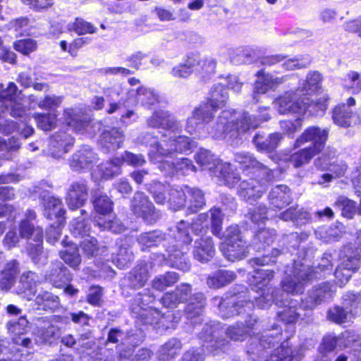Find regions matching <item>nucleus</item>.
<instances>
[{
  "label": "nucleus",
  "instance_id": "f257e3e1",
  "mask_svg": "<svg viewBox=\"0 0 361 361\" xmlns=\"http://www.w3.org/2000/svg\"><path fill=\"white\" fill-rule=\"evenodd\" d=\"M274 274L271 270L257 269L254 271L252 279H249L252 289L259 294V296L254 297L255 303L251 300H247L245 295L241 294H235L222 300L214 298V302H219L221 316L223 318H228L235 314H250L255 306L260 309H266L275 302L277 305H284L283 310L278 313L280 319L287 324L295 323L300 315L295 302L290 301L288 305H286L282 300L279 299L276 290L269 286L274 278Z\"/></svg>",
  "mask_w": 361,
  "mask_h": 361
},
{
  "label": "nucleus",
  "instance_id": "f03ea898",
  "mask_svg": "<svg viewBox=\"0 0 361 361\" xmlns=\"http://www.w3.org/2000/svg\"><path fill=\"white\" fill-rule=\"evenodd\" d=\"M214 113L209 110L207 104H200L187 119L185 129L192 134L204 129L215 138L231 139L249 129L256 128L259 123L247 113H238L224 110L213 125H209Z\"/></svg>",
  "mask_w": 361,
  "mask_h": 361
},
{
  "label": "nucleus",
  "instance_id": "7ed1b4c3",
  "mask_svg": "<svg viewBox=\"0 0 361 361\" xmlns=\"http://www.w3.org/2000/svg\"><path fill=\"white\" fill-rule=\"evenodd\" d=\"M152 128H161V137L147 134L142 142L149 146L148 156L150 161H161L164 156L173 152H186L194 147V142L188 137L179 134L180 124L174 117L164 110L156 111L147 121Z\"/></svg>",
  "mask_w": 361,
  "mask_h": 361
},
{
  "label": "nucleus",
  "instance_id": "20e7f679",
  "mask_svg": "<svg viewBox=\"0 0 361 361\" xmlns=\"http://www.w3.org/2000/svg\"><path fill=\"white\" fill-rule=\"evenodd\" d=\"M178 244H174L172 247H167V257L165 255H157L154 259V262H142L137 265L128 276L123 281L121 286H129L133 288H142L148 280L152 264H166L183 271H188L190 264L185 256L183 248L178 250Z\"/></svg>",
  "mask_w": 361,
  "mask_h": 361
},
{
  "label": "nucleus",
  "instance_id": "39448f33",
  "mask_svg": "<svg viewBox=\"0 0 361 361\" xmlns=\"http://www.w3.org/2000/svg\"><path fill=\"white\" fill-rule=\"evenodd\" d=\"M332 256L325 253L315 270H310L307 266L300 262H295L286 271V276L281 281L283 290L288 293L300 294L305 289V283L312 278L324 276L332 269Z\"/></svg>",
  "mask_w": 361,
  "mask_h": 361
},
{
  "label": "nucleus",
  "instance_id": "423d86ee",
  "mask_svg": "<svg viewBox=\"0 0 361 361\" xmlns=\"http://www.w3.org/2000/svg\"><path fill=\"white\" fill-rule=\"evenodd\" d=\"M273 331H276V333L269 331L261 336L257 353L262 357L270 353V357L264 361H298L302 356L300 351L290 348L288 341L278 345L281 341V329H274Z\"/></svg>",
  "mask_w": 361,
  "mask_h": 361
},
{
  "label": "nucleus",
  "instance_id": "0eeeda50",
  "mask_svg": "<svg viewBox=\"0 0 361 361\" xmlns=\"http://www.w3.org/2000/svg\"><path fill=\"white\" fill-rule=\"evenodd\" d=\"M197 163L203 170H208L211 174L229 188H233L239 182L240 178L231 167V164L220 161L207 149H200L195 156Z\"/></svg>",
  "mask_w": 361,
  "mask_h": 361
},
{
  "label": "nucleus",
  "instance_id": "6e6552de",
  "mask_svg": "<svg viewBox=\"0 0 361 361\" xmlns=\"http://www.w3.org/2000/svg\"><path fill=\"white\" fill-rule=\"evenodd\" d=\"M355 249L351 245L344 247L340 255V264L336 268L334 275L338 286L345 285L349 280L353 272L356 271L360 265L361 256V230L357 233Z\"/></svg>",
  "mask_w": 361,
  "mask_h": 361
},
{
  "label": "nucleus",
  "instance_id": "1a4fd4ad",
  "mask_svg": "<svg viewBox=\"0 0 361 361\" xmlns=\"http://www.w3.org/2000/svg\"><path fill=\"white\" fill-rule=\"evenodd\" d=\"M188 224L181 221L174 229H169L167 237H163L160 231H152L142 233L138 238V242L142 246V250L159 245L162 241L168 240L169 243H180L188 245L191 243L192 238L189 235Z\"/></svg>",
  "mask_w": 361,
  "mask_h": 361
},
{
  "label": "nucleus",
  "instance_id": "9d476101",
  "mask_svg": "<svg viewBox=\"0 0 361 361\" xmlns=\"http://www.w3.org/2000/svg\"><path fill=\"white\" fill-rule=\"evenodd\" d=\"M225 242L221 245V250L229 261L240 260L247 256L248 246L240 235L238 227L231 226L224 233Z\"/></svg>",
  "mask_w": 361,
  "mask_h": 361
},
{
  "label": "nucleus",
  "instance_id": "9b49d317",
  "mask_svg": "<svg viewBox=\"0 0 361 361\" xmlns=\"http://www.w3.org/2000/svg\"><path fill=\"white\" fill-rule=\"evenodd\" d=\"M302 96L298 90L286 92L274 100V108L280 114H303L312 105L308 97Z\"/></svg>",
  "mask_w": 361,
  "mask_h": 361
},
{
  "label": "nucleus",
  "instance_id": "f8f14e48",
  "mask_svg": "<svg viewBox=\"0 0 361 361\" xmlns=\"http://www.w3.org/2000/svg\"><path fill=\"white\" fill-rule=\"evenodd\" d=\"M26 223L24 219V238H27L30 241L28 243V254L34 263H38V258L42 254V244L43 233L40 227H35L31 221L36 217V214L33 210L28 209L26 213Z\"/></svg>",
  "mask_w": 361,
  "mask_h": 361
},
{
  "label": "nucleus",
  "instance_id": "ddd939ff",
  "mask_svg": "<svg viewBox=\"0 0 361 361\" xmlns=\"http://www.w3.org/2000/svg\"><path fill=\"white\" fill-rule=\"evenodd\" d=\"M329 133L328 128H321L317 126L309 127L296 139L294 148H299L310 142L311 145L308 147L319 154L324 148Z\"/></svg>",
  "mask_w": 361,
  "mask_h": 361
},
{
  "label": "nucleus",
  "instance_id": "4468645a",
  "mask_svg": "<svg viewBox=\"0 0 361 361\" xmlns=\"http://www.w3.org/2000/svg\"><path fill=\"white\" fill-rule=\"evenodd\" d=\"M70 230L75 238H82L80 245L85 255L94 256L97 254V241L94 237L90 235V227L83 219H73L71 223Z\"/></svg>",
  "mask_w": 361,
  "mask_h": 361
},
{
  "label": "nucleus",
  "instance_id": "2eb2a0df",
  "mask_svg": "<svg viewBox=\"0 0 361 361\" xmlns=\"http://www.w3.org/2000/svg\"><path fill=\"white\" fill-rule=\"evenodd\" d=\"M258 176L261 177L263 181H259L255 178L243 180L238 189L239 196L250 203L262 196L267 190V183L270 182L266 180L265 175L263 173Z\"/></svg>",
  "mask_w": 361,
  "mask_h": 361
},
{
  "label": "nucleus",
  "instance_id": "dca6fc26",
  "mask_svg": "<svg viewBox=\"0 0 361 361\" xmlns=\"http://www.w3.org/2000/svg\"><path fill=\"white\" fill-rule=\"evenodd\" d=\"M131 210L135 215L142 217L149 224L154 223L160 216L152 203L142 192H136L131 201Z\"/></svg>",
  "mask_w": 361,
  "mask_h": 361
},
{
  "label": "nucleus",
  "instance_id": "f3484780",
  "mask_svg": "<svg viewBox=\"0 0 361 361\" xmlns=\"http://www.w3.org/2000/svg\"><path fill=\"white\" fill-rule=\"evenodd\" d=\"M343 307L338 306L328 312V318L336 323H343L350 319L353 309H356L359 303V295L354 293H346L343 297Z\"/></svg>",
  "mask_w": 361,
  "mask_h": 361
},
{
  "label": "nucleus",
  "instance_id": "a211bd4d",
  "mask_svg": "<svg viewBox=\"0 0 361 361\" xmlns=\"http://www.w3.org/2000/svg\"><path fill=\"white\" fill-rule=\"evenodd\" d=\"M173 194L178 197V201H175L176 207L182 208L187 204L188 209L191 213L197 212L205 204L204 195L199 189L185 186V192H174Z\"/></svg>",
  "mask_w": 361,
  "mask_h": 361
},
{
  "label": "nucleus",
  "instance_id": "6ab92c4d",
  "mask_svg": "<svg viewBox=\"0 0 361 361\" xmlns=\"http://www.w3.org/2000/svg\"><path fill=\"white\" fill-rule=\"evenodd\" d=\"M174 153H180V152H173V153L164 156L161 161L153 162L154 164H159V169L166 174L171 176L176 172H181L183 175L188 174L190 171H195V166L192 161L188 158H181L176 161V164L170 161L168 159H171Z\"/></svg>",
  "mask_w": 361,
  "mask_h": 361
},
{
  "label": "nucleus",
  "instance_id": "aec40b11",
  "mask_svg": "<svg viewBox=\"0 0 361 361\" xmlns=\"http://www.w3.org/2000/svg\"><path fill=\"white\" fill-rule=\"evenodd\" d=\"M235 160L243 169H252V173L257 176H260L261 173L264 174L267 181H273L274 180V171L259 162L249 153H237Z\"/></svg>",
  "mask_w": 361,
  "mask_h": 361
},
{
  "label": "nucleus",
  "instance_id": "412c9836",
  "mask_svg": "<svg viewBox=\"0 0 361 361\" xmlns=\"http://www.w3.org/2000/svg\"><path fill=\"white\" fill-rule=\"evenodd\" d=\"M209 216L212 233L214 235L220 237L223 216L221 210L216 207H212L208 214H200L195 222L192 225L191 229L198 235L203 229L202 224Z\"/></svg>",
  "mask_w": 361,
  "mask_h": 361
},
{
  "label": "nucleus",
  "instance_id": "4be33fe9",
  "mask_svg": "<svg viewBox=\"0 0 361 361\" xmlns=\"http://www.w3.org/2000/svg\"><path fill=\"white\" fill-rule=\"evenodd\" d=\"M73 143L74 139L70 134L64 131L56 132L49 141L50 154L54 158H60L71 149Z\"/></svg>",
  "mask_w": 361,
  "mask_h": 361
},
{
  "label": "nucleus",
  "instance_id": "5701e85b",
  "mask_svg": "<svg viewBox=\"0 0 361 361\" xmlns=\"http://www.w3.org/2000/svg\"><path fill=\"white\" fill-rule=\"evenodd\" d=\"M257 78L254 87V99H256V94H265L269 90H276L280 85L283 83L286 78L285 76L277 77L270 73L259 71L256 73Z\"/></svg>",
  "mask_w": 361,
  "mask_h": 361
},
{
  "label": "nucleus",
  "instance_id": "b1692460",
  "mask_svg": "<svg viewBox=\"0 0 361 361\" xmlns=\"http://www.w3.org/2000/svg\"><path fill=\"white\" fill-rule=\"evenodd\" d=\"M334 292L333 286L329 283H322L318 287H314L309 292L307 297L302 300L301 305L305 309H312L321 302L331 298Z\"/></svg>",
  "mask_w": 361,
  "mask_h": 361
},
{
  "label": "nucleus",
  "instance_id": "393cba45",
  "mask_svg": "<svg viewBox=\"0 0 361 361\" xmlns=\"http://www.w3.org/2000/svg\"><path fill=\"white\" fill-rule=\"evenodd\" d=\"M87 187L84 180L73 183L66 195V204L71 209L81 207L87 200Z\"/></svg>",
  "mask_w": 361,
  "mask_h": 361
},
{
  "label": "nucleus",
  "instance_id": "a878e982",
  "mask_svg": "<svg viewBox=\"0 0 361 361\" xmlns=\"http://www.w3.org/2000/svg\"><path fill=\"white\" fill-rule=\"evenodd\" d=\"M215 255L212 239L209 235H202L195 240L193 250L194 258L202 263L211 260Z\"/></svg>",
  "mask_w": 361,
  "mask_h": 361
},
{
  "label": "nucleus",
  "instance_id": "bb28decb",
  "mask_svg": "<svg viewBox=\"0 0 361 361\" xmlns=\"http://www.w3.org/2000/svg\"><path fill=\"white\" fill-rule=\"evenodd\" d=\"M96 159V155L92 149L88 146H83L73 155L70 166L76 171L88 169L92 167Z\"/></svg>",
  "mask_w": 361,
  "mask_h": 361
},
{
  "label": "nucleus",
  "instance_id": "cd10ccee",
  "mask_svg": "<svg viewBox=\"0 0 361 361\" xmlns=\"http://www.w3.org/2000/svg\"><path fill=\"white\" fill-rule=\"evenodd\" d=\"M268 199L273 208L281 209L292 202L290 190L286 185H278L271 188Z\"/></svg>",
  "mask_w": 361,
  "mask_h": 361
},
{
  "label": "nucleus",
  "instance_id": "c85d7f7f",
  "mask_svg": "<svg viewBox=\"0 0 361 361\" xmlns=\"http://www.w3.org/2000/svg\"><path fill=\"white\" fill-rule=\"evenodd\" d=\"M130 98V105L140 102L142 106L149 107L159 102V97L153 90L141 87L137 90L130 89L127 92Z\"/></svg>",
  "mask_w": 361,
  "mask_h": 361
},
{
  "label": "nucleus",
  "instance_id": "c756f323",
  "mask_svg": "<svg viewBox=\"0 0 361 361\" xmlns=\"http://www.w3.org/2000/svg\"><path fill=\"white\" fill-rule=\"evenodd\" d=\"M323 77L322 74L317 71H310L306 75L305 80L300 82L298 87V92L303 96H307L315 94L322 87Z\"/></svg>",
  "mask_w": 361,
  "mask_h": 361
},
{
  "label": "nucleus",
  "instance_id": "7c9ffc66",
  "mask_svg": "<svg viewBox=\"0 0 361 361\" xmlns=\"http://www.w3.org/2000/svg\"><path fill=\"white\" fill-rule=\"evenodd\" d=\"M123 142V135L117 128L106 130L100 136L99 144L106 152L116 150L121 147Z\"/></svg>",
  "mask_w": 361,
  "mask_h": 361
},
{
  "label": "nucleus",
  "instance_id": "2f4dec72",
  "mask_svg": "<svg viewBox=\"0 0 361 361\" xmlns=\"http://www.w3.org/2000/svg\"><path fill=\"white\" fill-rule=\"evenodd\" d=\"M227 90L221 85H216L210 92L209 97L207 102L209 106V110L212 112L222 108L228 99Z\"/></svg>",
  "mask_w": 361,
  "mask_h": 361
},
{
  "label": "nucleus",
  "instance_id": "473e14b6",
  "mask_svg": "<svg viewBox=\"0 0 361 361\" xmlns=\"http://www.w3.org/2000/svg\"><path fill=\"white\" fill-rule=\"evenodd\" d=\"M82 109L78 107L67 108L63 110V119L66 124L75 131H82L86 126V123L82 119Z\"/></svg>",
  "mask_w": 361,
  "mask_h": 361
},
{
  "label": "nucleus",
  "instance_id": "72a5a7b5",
  "mask_svg": "<svg viewBox=\"0 0 361 361\" xmlns=\"http://www.w3.org/2000/svg\"><path fill=\"white\" fill-rule=\"evenodd\" d=\"M44 215L50 219H56L57 221L63 222V217L65 210L62 207L61 200L54 197H48L44 200Z\"/></svg>",
  "mask_w": 361,
  "mask_h": 361
},
{
  "label": "nucleus",
  "instance_id": "f704fd0d",
  "mask_svg": "<svg viewBox=\"0 0 361 361\" xmlns=\"http://www.w3.org/2000/svg\"><path fill=\"white\" fill-rule=\"evenodd\" d=\"M235 274L232 271L219 269L207 278V285L209 288H220L235 279Z\"/></svg>",
  "mask_w": 361,
  "mask_h": 361
},
{
  "label": "nucleus",
  "instance_id": "c9c22d12",
  "mask_svg": "<svg viewBox=\"0 0 361 361\" xmlns=\"http://www.w3.org/2000/svg\"><path fill=\"white\" fill-rule=\"evenodd\" d=\"M181 348L180 341L177 338H171L160 347L157 351V357L160 360H171L179 354Z\"/></svg>",
  "mask_w": 361,
  "mask_h": 361
},
{
  "label": "nucleus",
  "instance_id": "e433bc0d",
  "mask_svg": "<svg viewBox=\"0 0 361 361\" xmlns=\"http://www.w3.org/2000/svg\"><path fill=\"white\" fill-rule=\"evenodd\" d=\"M219 335L217 328L212 326L211 325H206L200 334V338L205 342L210 343V345L207 346V348H211L212 350H216L224 346L227 341L225 339H219Z\"/></svg>",
  "mask_w": 361,
  "mask_h": 361
},
{
  "label": "nucleus",
  "instance_id": "4c0bfd02",
  "mask_svg": "<svg viewBox=\"0 0 361 361\" xmlns=\"http://www.w3.org/2000/svg\"><path fill=\"white\" fill-rule=\"evenodd\" d=\"M281 139V134L274 133L270 134L266 139H263L259 135H256L253 139V142L258 150L270 152L274 151L279 146Z\"/></svg>",
  "mask_w": 361,
  "mask_h": 361
},
{
  "label": "nucleus",
  "instance_id": "58836bf2",
  "mask_svg": "<svg viewBox=\"0 0 361 361\" xmlns=\"http://www.w3.org/2000/svg\"><path fill=\"white\" fill-rule=\"evenodd\" d=\"M17 87L13 82H10L7 88H3L1 92V98L9 100L11 115L14 117H21L23 116V107L20 102L16 100Z\"/></svg>",
  "mask_w": 361,
  "mask_h": 361
},
{
  "label": "nucleus",
  "instance_id": "ea45409f",
  "mask_svg": "<svg viewBox=\"0 0 361 361\" xmlns=\"http://www.w3.org/2000/svg\"><path fill=\"white\" fill-rule=\"evenodd\" d=\"M314 165L321 170H329L335 174V177L344 175L347 169V166L344 163L331 164L330 157H327L326 153L315 159Z\"/></svg>",
  "mask_w": 361,
  "mask_h": 361
},
{
  "label": "nucleus",
  "instance_id": "a19ab883",
  "mask_svg": "<svg viewBox=\"0 0 361 361\" xmlns=\"http://www.w3.org/2000/svg\"><path fill=\"white\" fill-rule=\"evenodd\" d=\"M317 154H318L317 152L307 147L298 150L288 157H285L284 160L290 161L295 168H299L309 164Z\"/></svg>",
  "mask_w": 361,
  "mask_h": 361
},
{
  "label": "nucleus",
  "instance_id": "79ce46f5",
  "mask_svg": "<svg viewBox=\"0 0 361 361\" xmlns=\"http://www.w3.org/2000/svg\"><path fill=\"white\" fill-rule=\"evenodd\" d=\"M198 60L193 59L192 56L188 57L184 63H179L174 66L171 73L175 78H186L197 69Z\"/></svg>",
  "mask_w": 361,
  "mask_h": 361
},
{
  "label": "nucleus",
  "instance_id": "37998d69",
  "mask_svg": "<svg viewBox=\"0 0 361 361\" xmlns=\"http://www.w3.org/2000/svg\"><path fill=\"white\" fill-rule=\"evenodd\" d=\"M121 165L122 160L119 157L114 158L109 161L101 164L97 167L99 177L109 179L119 174Z\"/></svg>",
  "mask_w": 361,
  "mask_h": 361
},
{
  "label": "nucleus",
  "instance_id": "c03bdc74",
  "mask_svg": "<svg viewBox=\"0 0 361 361\" xmlns=\"http://www.w3.org/2000/svg\"><path fill=\"white\" fill-rule=\"evenodd\" d=\"M93 205L94 210L97 214V215L94 217V222L95 218L100 216L104 219L110 215L113 210V202L106 195H99L97 196L93 200Z\"/></svg>",
  "mask_w": 361,
  "mask_h": 361
},
{
  "label": "nucleus",
  "instance_id": "a18cd8bd",
  "mask_svg": "<svg viewBox=\"0 0 361 361\" xmlns=\"http://www.w3.org/2000/svg\"><path fill=\"white\" fill-rule=\"evenodd\" d=\"M35 304L37 310L54 311L59 306V299L51 293L43 292L36 297Z\"/></svg>",
  "mask_w": 361,
  "mask_h": 361
},
{
  "label": "nucleus",
  "instance_id": "49530a36",
  "mask_svg": "<svg viewBox=\"0 0 361 361\" xmlns=\"http://www.w3.org/2000/svg\"><path fill=\"white\" fill-rule=\"evenodd\" d=\"M179 280V275L174 271L166 272L156 276L152 281L154 289L163 291L168 287L172 286Z\"/></svg>",
  "mask_w": 361,
  "mask_h": 361
},
{
  "label": "nucleus",
  "instance_id": "de8ad7c7",
  "mask_svg": "<svg viewBox=\"0 0 361 361\" xmlns=\"http://www.w3.org/2000/svg\"><path fill=\"white\" fill-rule=\"evenodd\" d=\"M47 280L52 283L54 286L61 287L71 281V275L66 267L59 264L56 268L47 276Z\"/></svg>",
  "mask_w": 361,
  "mask_h": 361
},
{
  "label": "nucleus",
  "instance_id": "09e8293b",
  "mask_svg": "<svg viewBox=\"0 0 361 361\" xmlns=\"http://www.w3.org/2000/svg\"><path fill=\"white\" fill-rule=\"evenodd\" d=\"M353 111L345 104L336 106L332 114L334 122L341 127H348L350 126V118Z\"/></svg>",
  "mask_w": 361,
  "mask_h": 361
},
{
  "label": "nucleus",
  "instance_id": "8fccbe9b",
  "mask_svg": "<svg viewBox=\"0 0 361 361\" xmlns=\"http://www.w3.org/2000/svg\"><path fill=\"white\" fill-rule=\"evenodd\" d=\"M95 224L101 230H110L114 233H121L125 229L124 226L111 214L104 219L100 216L95 218Z\"/></svg>",
  "mask_w": 361,
  "mask_h": 361
},
{
  "label": "nucleus",
  "instance_id": "3c124183",
  "mask_svg": "<svg viewBox=\"0 0 361 361\" xmlns=\"http://www.w3.org/2000/svg\"><path fill=\"white\" fill-rule=\"evenodd\" d=\"M61 258L73 268H76L81 262L75 243H71L60 252Z\"/></svg>",
  "mask_w": 361,
  "mask_h": 361
},
{
  "label": "nucleus",
  "instance_id": "603ef678",
  "mask_svg": "<svg viewBox=\"0 0 361 361\" xmlns=\"http://www.w3.org/2000/svg\"><path fill=\"white\" fill-rule=\"evenodd\" d=\"M193 59L198 60L197 69H195L202 77L214 73L216 70V62L212 58H205L202 59L198 55H192Z\"/></svg>",
  "mask_w": 361,
  "mask_h": 361
},
{
  "label": "nucleus",
  "instance_id": "864d4df0",
  "mask_svg": "<svg viewBox=\"0 0 361 361\" xmlns=\"http://www.w3.org/2000/svg\"><path fill=\"white\" fill-rule=\"evenodd\" d=\"M35 118L38 127L45 131L51 130L56 126L57 115L54 112L37 114Z\"/></svg>",
  "mask_w": 361,
  "mask_h": 361
},
{
  "label": "nucleus",
  "instance_id": "5fc2aeb1",
  "mask_svg": "<svg viewBox=\"0 0 361 361\" xmlns=\"http://www.w3.org/2000/svg\"><path fill=\"white\" fill-rule=\"evenodd\" d=\"M343 87L352 93L360 92L361 90V75L355 71H350L343 80Z\"/></svg>",
  "mask_w": 361,
  "mask_h": 361
},
{
  "label": "nucleus",
  "instance_id": "6e6d98bb",
  "mask_svg": "<svg viewBox=\"0 0 361 361\" xmlns=\"http://www.w3.org/2000/svg\"><path fill=\"white\" fill-rule=\"evenodd\" d=\"M335 206L341 210L342 215L348 219L353 218L356 212V203L345 197H339Z\"/></svg>",
  "mask_w": 361,
  "mask_h": 361
},
{
  "label": "nucleus",
  "instance_id": "4d7b16f0",
  "mask_svg": "<svg viewBox=\"0 0 361 361\" xmlns=\"http://www.w3.org/2000/svg\"><path fill=\"white\" fill-rule=\"evenodd\" d=\"M280 218L283 221H293L298 223L304 224L310 218V214L306 212L297 210L296 208L290 207L280 214Z\"/></svg>",
  "mask_w": 361,
  "mask_h": 361
},
{
  "label": "nucleus",
  "instance_id": "13d9d810",
  "mask_svg": "<svg viewBox=\"0 0 361 361\" xmlns=\"http://www.w3.org/2000/svg\"><path fill=\"white\" fill-rule=\"evenodd\" d=\"M311 63L309 55H300L286 60L283 63V68L287 71L300 69L307 67Z\"/></svg>",
  "mask_w": 361,
  "mask_h": 361
},
{
  "label": "nucleus",
  "instance_id": "bf43d9fd",
  "mask_svg": "<svg viewBox=\"0 0 361 361\" xmlns=\"http://www.w3.org/2000/svg\"><path fill=\"white\" fill-rule=\"evenodd\" d=\"M149 191L153 194L154 200L159 204H164L168 199L166 197V192L169 193V185H165L161 183L155 182L149 185Z\"/></svg>",
  "mask_w": 361,
  "mask_h": 361
},
{
  "label": "nucleus",
  "instance_id": "052dcab7",
  "mask_svg": "<svg viewBox=\"0 0 361 361\" xmlns=\"http://www.w3.org/2000/svg\"><path fill=\"white\" fill-rule=\"evenodd\" d=\"M196 302H190L187 305L185 311L189 318L198 316L202 312L204 306V298L202 293L194 295Z\"/></svg>",
  "mask_w": 361,
  "mask_h": 361
},
{
  "label": "nucleus",
  "instance_id": "680f3d73",
  "mask_svg": "<svg viewBox=\"0 0 361 361\" xmlns=\"http://www.w3.org/2000/svg\"><path fill=\"white\" fill-rule=\"evenodd\" d=\"M21 319L20 317L18 320H11L8 322L6 324L8 333L11 336L12 339L18 345H23V338L21 337L23 334V325L20 323Z\"/></svg>",
  "mask_w": 361,
  "mask_h": 361
},
{
  "label": "nucleus",
  "instance_id": "e2e57ef3",
  "mask_svg": "<svg viewBox=\"0 0 361 361\" xmlns=\"http://www.w3.org/2000/svg\"><path fill=\"white\" fill-rule=\"evenodd\" d=\"M342 338L336 337L332 334L326 335L324 337L322 343L319 347V353L322 355L324 358L326 357V354L332 352L338 343H341Z\"/></svg>",
  "mask_w": 361,
  "mask_h": 361
},
{
  "label": "nucleus",
  "instance_id": "0e129e2a",
  "mask_svg": "<svg viewBox=\"0 0 361 361\" xmlns=\"http://www.w3.org/2000/svg\"><path fill=\"white\" fill-rule=\"evenodd\" d=\"M68 29L75 31L78 35L94 33L96 30L91 23L85 21L82 18H76L74 23L68 25Z\"/></svg>",
  "mask_w": 361,
  "mask_h": 361
},
{
  "label": "nucleus",
  "instance_id": "69168bd1",
  "mask_svg": "<svg viewBox=\"0 0 361 361\" xmlns=\"http://www.w3.org/2000/svg\"><path fill=\"white\" fill-rule=\"evenodd\" d=\"M63 96H56L54 94L47 95L43 99L38 103L39 108L45 110L54 111L63 102Z\"/></svg>",
  "mask_w": 361,
  "mask_h": 361
},
{
  "label": "nucleus",
  "instance_id": "338daca9",
  "mask_svg": "<svg viewBox=\"0 0 361 361\" xmlns=\"http://www.w3.org/2000/svg\"><path fill=\"white\" fill-rule=\"evenodd\" d=\"M16 274L15 267L4 271L0 278V288L5 290L10 289L14 283Z\"/></svg>",
  "mask_w": 361,
  "mask_h": 361
},
{
  "label": "nucleus",
  "instance_id": "774afa93",
  "mask_svg": "<svg viewBox=\"0 0 361 361\" xmlns=\"http://www.w3.org/2000/svg\"><path fill=\"white\" fill-rule=\"evenodd\" d=\"M247 333V329L242 324L238 323L236 325L229 326L226 331L227 336L234 341L243 340Z\"/></svg>",
  "mask_w": 361,
  "mask_h": 361
}]
</instances>
